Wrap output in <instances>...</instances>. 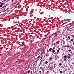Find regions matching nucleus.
<instances>
[{"label":"nucleus","mask_w":74,"mask_h":74,"mask_svg":"<svg viewBox=\"0 0 74 74\" xmlns=\"http://www.w3.org/2000/svg\"><path fill=\"white\" fill-rule=\"evenodd\" d=\"M45 64H47V63H48V61H46V62H45Z\"/></svg>","instance_id":"nucleus-1"},{"label":"nucleus","mask_w":74,"mask_h":74,"mask_svg":"<svg viewBox=\"0 0 74 74\" xmlns=\"http://www.w3.org/2000/svg\"><path fill=\"white\" fill-rule=\"evenodd\" d=\"M52 48H50L49 49V51H50V52H51V51H52Z\"/></svg>","instance_id":"nucleus-2"},{"label":"nucleus","mask_w":74,"mask_h":74,"mask_svg":"<svg viewBox=\"0 0 74 74\" xmlns=\"http://www.w3.org/2000/svg\"><path fill=\"white\" fill-rule=\"evenodd\" d=\"M53 51H52V52L53 53H54V52L55 51L54 50L52 49Z\"/></svg>","instance_id":"nucleus-3"},{"label":"nucleus","mask_w":74,"mask_h":74,"mask_svg":"<svg viewBox=\"0 0 74 74\" xmlns=\"http://www.w3.org/2000/svg\"><path fill=\"white\" fill-rule=\"evenodd\" d=\"M60 50V49H59L57 51V52H58V53H59Z\"/></svg>","instance_id":"nucleus-4"},{"label":"nucleus","mask_w":74,"mask_h":74,"mask_svg":"<svg viewBox=\"0 0 74 74\" xmlns=\"http://www.w3.org/2000/svg\"><path fill=\"white\" fill-rule=\"evenodd\" d=\"M56 58H57V59H58L59 58V56H57Z\"/></svg>","instance_id":"nucleus-5"},{"label":"nucleus","mask_w":74,"mask_h":74,"mask_svg":"<svg viewBox=\"0 0 74 74\" xmlns=\"http://www.w3.org/2000/svg\"><path fill=\"white\" fill-rule=\"evenodd\" d=\"M30 70H29V71H27V73H30Z\"/></svg>","instance_id":"nucleus-6"},{"label":"nucleus","mask_w":74,"mask_h":74,"mask_svg":"<svg viewBox=\"0 0 74 74\" xmlns=\"http://www.w3.org/2000/svg\"><path fill=\"white\" fill-rule=\"evenodd\" d=\"M64 58H68V57L65 56H64Z\"/></svg>","instance_id":"nucleus-7"},{"label":"nucleus","mask_w":74,"mask_h":74,"mask_svg":"<svg viewBox=\"0 0 74 74\" xmlns=\"http://www.w3.org/2000/svg\"><path fill=\"white\" fill-rule=\"evenodd\" d=\"M22 45H24L25 44V43L23 42H22Z\"/></svg>","instance_id":"nucleus-8"},{"label":"nucleus","mask_w":74,"mask_h":74,"mask_svg":"<svg viewBox=\"0 0 74 74\" xmlns=\"http://www.w3.org/2000/svg\"><path fill=\"white\" fill-rule=\"evenodd\" d=\"M62 73H63V71H60V73L61 74H62Z\"/></svg>","instance_id":"nucleus-9"},{"label":"nucleus","mask_w":74,"mask_h":74,"mask_svg":"<svg viewBox=\"0 0 74 74\" xmlns=\"http://www.w3.org/2000/svg\"><path fill=\"white\" fill-rule=\"evenodd\" d=\"M55 48H55V47H54L53 48V50H54V49H55Z\"/></svg>","instance_id":"nucleus-10"},{"label":"nucleus","mask_w":74,"mask_h":74,"mask_svg":"<svg viewBox=\"0 0 74 74\" xmlns=\"http://www.w3.org/2000/svg\"><path fill=\"white\" fill-rule=\"evenodd\" d=\"M68 38L69 39V40H70V36H68Z\"/></svg>","instance_id":"nucleus-11"},{"label":"nucleus","mask_w":74,"mask_h":74,"mask_svg":"<svg viewBox=\"0 0 74 74\" xmlns=\"http://www.w3.org/2000/svg\"><path fill=\"white\" fill-rule=\"evenodd\" d=\"M66 47H67L68 48H69V47H70V46L69 45H67L66 46Z\"/></svg>","instance_id":"nucleus-12"},{"label":"nucleus","mask_w":74,"mask_h":74,"mask_svg":"<svg viewBox=\"0 0 74 74\" xmlns=\"http://www.w3.org/2000/svg\"><path fill=\"white\" fill-rule=\"evenodd\" d=\"M71 41H74V40L73 39H71Z\"/></svg>","instance_id":"nucleus-13"},{"label":"nucleus","mask_w":74,"mask_h":74,"mask_svg":"<svg viewBox=\"0 0 74 74\" xmlns=\"http://www.w3.org/2000/svg\"><path fill=\"white\" fill-rule=\"evenodd\" d=\"M50 60H52V58H49Z\"/></svg>","instance_id":"nucleus-14"},{"label":"nucleus","mask_w":74,"mask_h":74,"mask_svg":"<svg viewBox=\"0 0 74 74\" xmlns=\"http://www.w3.org/2000/svg\"><path fill=\"white\" fill-rule=\"evenodd\" d=\"M3 7V5H0V7Z\"/></svg>","instance_id":"nucleus-15"},{"label":"nucleus","mask_w":74,"mask_h":74,"mask_svg":"<svg viewBox=\"0 0 74 74\" xmlns=\"http://www.w3.org/2000/svg\"><path fill=\"white\" fill-rule=\"evenodd\" d=\"M68 58H69V59H70V58H71V57H70V56H69L68 57Z\"/></svg>","instance_id":"nucleus-16"},{"label":"nucleus","mask_w":74,"mask_h":74,"mask_svg":"<svg viewBox=\"0 0 74 74\" xmlns=\"http://www.w3.org/2000/svg\"><path fill=\"white\" fill-rule=\"evenodd\" d=\"M1 5H3V4H4V3H1Z\"/></svg>","instance_id":"nucleus-17"},{"label":"nucleus","mask_w":74,"mask_h":74,"mask_svg":"<svg viewBox=\"0 0 74 74\" xmlns=\"http://www.w3.org/2000/svg\"><path fill=\"white\" fill-rule=\"evenodd\" d=\"M68 51L69 52H71V50L70 49Z\"/></svg>","instance_id":"nucleus-18"},{"label":"nucleus","mask_w":74,"mask_h":74,"mask_svg":"<svg viewBox=\"0 0 74 74\" xmlns=\"http://www.w3.org/2000/svg\"><path fill=\"white\" fill-rule=\"evenodd\" d=\"M57 44H59V41H58V42H57Z\"/></svg>","instance_id":"nucleus-19"},{"label":"nucleus","mask_w":74,"mask_h":74,"mask_svg":"<svg viewBox=\"0 0 74 74\" xmlns=\"http://www.w3.org/2000/svg\"><path fill=\"white\" fill-rule=\"evenodd\" d=\"M59 65L60 66H61V65H62V63H60V64H59Z\"/></svg>","instance_id":"nucleus-20"},{"label":"nucleus","mask_w":74,"mask_h":74,"mask_svg":"<svg viewBox=\"0 0 74 74\" xmlns=\"http://www.w3.org/2000/svg\"><path fill=\"white\" fill-rule=\"evenodd\" d=\"M64 61H66V59L65 58V59H64Z\"/></svg>","instance_id":"nucleus-21"},{"label":"nucleus","mask_w":74,"mask_h":74,"mask_svg":"<svg viewBox=\"0 0 74 74\" xmlns=\"http://www.w3.org/2000/svg\"><path fill=\"white\" fill-rule=\"evenodd\" d=\"M72 37H73V38H74V36L73 35H72Z\"/></svg>","instance_id":"nucleus-22"},{"label":"nucleus","mask_w":74,"mask_h":74,"mask_svg":"<svg viewBox=\"0 0 74 74\" xmlns=\"http://www.w3.org/2000/svg\"><path fill=\"white\" fill-rule=\"evenodd\" d=\"M40 56H39L38 57V58H40Z\"/></svg>","instance_id":"nucleus-23"},{"label":"nucleus","mask_w":74,"mask_h":74,"mask_svg":"<svg viewBox=\"0 0 74 74\" xmlns=\"http://www.w3.org/2000/svg\"><path fill=\"white\" fill-rule=\"evenodd\" d=\"M42 57H41L40 59V60H42Z\"/></svg>","instance_id":"nucleus-24"},{"label":"nucleus","mask_w":74,"mask_h":74,"mask_svg":"<svg viewBox=\"0 0 74 74\" xmlns=\"http://www.w3.org/2000/svg\"><path fill=\"white\" fill-rule=\"evenodd\" d=\"M71 55V54H68V55H69V56H70Z\"/></svg>","instance_id":"nucleus-25"},{"label":"nucleus","mask_w":74,"mask_h":74,"mask_svg":"<svg viewBox=\"0 0 74 74\" xmlns=\"http://www.w3.org/2000/svg\"><path fill=\"white\" fill-rule=\"evenodd\" d=\"M14 0H12V2H13V1H14Z\"/></svg>","instance_id":"nucleus-26"},{"label":"nucleus","mask_w":74,"mask_h":74,"mask_svg":"<svg viewBox=\"0 0 74 74\" xmlns=\"http://www.w3.org/2000/svg\"><path fill=\"white\" fill-rule=\"evenodd\" d=\"M39 73H41V71H39Z\"/></svg>","instance_id":"nucleus-27"},{"label":"nucleus","mask_w":74,"mask_h":74,"mask_svg":"<svg viewBox=\"0 0 74 74\" xmlns=\"http://www.w3.org/2000/svg\"><path fill=\"white\" fill-rule=\"evenodd\" d=\"M48 67H50V65H49L48 66Z\"/></svg>","instance_id":"nucleus-28"},{"label":"nucleus","mask_w":74,"mask_h":74,"mask_svg":"<svg viewBox=\"0 0 74 74\" xmlns=\"http://www.w3.org/2000/svg\"><path fill=\"white\" fill-rule=\"evenodd\" d=\"M4 7H5V6H3L2 8H4Z\"/></svg>","instance_id":"nucleus-29"},{"label":"nucleus","mask_w":74,"mask_h":74,"mask_svg":"<svg viewBox=\"0 0 74 74\" xmlns=\"http://www.w3.org/2000/svg\"><path fill=\"white\" fill-rule=\"evenodd\" d=\"M73 45H74V42L73 43Z\"/></svg>","instance_id":"nucleus-30"},{"label":"nucleus","mask_w":74,"mask_h":74,"mask_svg":"<svg viewBox=\"0 0 74 74\" xmlns=\"http://www.w3.org/2000/svg\"><path fill=\"white\" fill-rule=\"evenodd\" d=\"M63 40H64V38H63Z\"/></svg>","instance_id":"nucleus-31"},{"label":"nucleus","mask_w":74,"mask_h":74,"mask_svg":"<svg viewBox=\"0 0 74 74\" xmlns=\"http://www.w3.org/2000/svg\"><path fill=\"white\" fill-rule=\"evenodd\" d=\"M53 40V38L52 39V40Z\"/></svg>","instance_id":"nucleus-32"},{"label":"nucleus","mask_w":74,"mask_h":74,"mask_svg":"<svg viewBox=\"0 0 74 74\" xmlns=\"http://www.w3.org/2000/svg\"><path fill=\"white\" fill-rule=\"evenodd\" d=\"M66 41H68V40H67L66 39Z\"/></svg>","instance_id":"nucleus-33"},{"label":"nucleus","mask_w":74,"mask_h":74,"mask_svg":"<svg viewBox=\"0 0 74 74\" xmlns=\"http://www.w3.org/2000/svg\"><path fill=\"white\" fill-rule=\"evenodd\" d=\"M53 40L52 41V42H53Z\"/></svg>","instance_id":"nucleus-34"},{"label":"nucleus","mask_w":74,"mask_h":74,"mask_svg":"<svg viewBox=\"0 0 74 74\" xmlns=\"http://www.w3.org/2000/svg\"><path fill=\"white\" fill-rule=\"evenodd\" d=\"M52 63H53V62H52Z\"/></svg>","instance_id":"nucleus-35"},{"label":"nucleus","mask_w":74,"mask_h":74,"mask_svg":"<svg viewBox=\"0 0 74 74\" xmlns=\"http://www.w3.org/2000/svg\"><path fill=\"white\" fill-rule=\"evenodd\" d=\"M69 42L71 43V41H69Z\"/></svg>","instance_id":"nucleus-36"},{"label":"nucleus","mask_w":74,"mask_h":74,"mask_svg":"<svg viewBox=\"0 0 74 74\" xmlns=\"http://www.w3.org/2000/svg\"><path fill=\"white\" fill-rule=\"evenodd\" d=\"M6 1V0H4V1Z\"/></svg>","instance_id":"nucleus-37"},{"label":"nucleus","mask_w":74,"mask_h":74,"mask_svg":"<svg viewBox=\"0 0 74 74\" xmlns=\"http://www.w3.org/2000/svg\"><path fill=\"white\" fill-rule=\"evenodd\" d=\"M32 69V68L31 67V68H30V69Z\"/></svg>","instance_id":"nucleus-38"},{"label":"nucleus","mask_w":74,"mask_h":74,"mask_svg":"<svg viewBox=\"0 0 74 74\" xmlns=\"http://www.w3.org/2000/svg\"><path fill=\"white\" fill-rule=\"evenodd\" d=\"M63 44H64V43L63 42Z\"/></svg>","instance_id":"nucleus-39"},{"label":"nucleus","mask_w":74,"mask_h":74,"mask_svg":"<svg viewBox=\"0 0 74 74\" xmlns=\"http://www.w3.org/2000/svg\"><path fill=\"white\" fill-rule=\"evenodd\" d=\"M49 38H51V37H49Z\"/></svg>","instance_id":"nucleus-40"},{"label":"nucleus","mask_w":74,"mask_h":74,"mask_svg":"<svg viewBox=\"0 0 74 74\" xmlns=\"http://www.w3.org/2000/svg\"><path fill=\"white\" fill-rule=\"evenodd\" d=\"M48 52H49V51Z\"/></svg>","instance_id":"nucleus-41"},{"label":"nucleus","mask_w":74,"mask_h":74,"mask_svg":"<svg viewBox=\"0 0 74 74\" xmlns=\"http://www.w3.org/2000/svg\"><path fill=\"white\" fill-rule=\"evenodd\" d=\"M54 64L55 65V64Z\"/></svg>","instance_id":"nucleus-42"},{"label":"nucleus","mask_w":74,"mask_h":74,"mask_svg":"<svg viewBox=\"0 0 74 74\" xmlns=\"http://www.w3.org/2000/svg\"><path fill=\"white\" fill-rule=\"evenodd\" d=\"M67 74H68L67 73Z\"/></svg>","instance_id":"nucleus-43"},{"label":"nucleus","mask_w":74,"mask_h":74,"mask_svg":"<svg viewBox=\"0 0 74 74\" xmlns=\"http://www.w3.org/2000/svg\"><path fill=\"white\" fill-rule=\"evenodd\" d=\"M0 3H1V2H0Z\"/></svg>","instance_id":"nucleus-44"},{"label":"nucleus","mask_w":74,"mask_h":74,"mask_svg":"<svg viewBox=\"0 0 74 74\" xmlns=\"http://www.w3.org/2000/svg\"><path fill=\"white\" fill-rule=\"evenodd\" d=\"M0 0L1 1V0Z\"/></svg>","instance_id":"nucleus-45"},{"label":"nucleus","mask_w":74,"mask_h":74,"mask_svg":"<svg viewBox=\"0 0 74 74\" xmlns=\"http://www.w3.org/2000/svg\"><path fill=\"white\" fill-rule=\"evenodd\" d=\"M0 13H1V12H0Z\"/></svg>","instance_id":"nucleus-46"},{"label":"nucleus","mask_w":74,"mask_h":74,"mask_svg":"<svg viewBox=\"0 0 74 74\" xmlns=\"http://www.w3.org/2000/svg\"><path fill=\"white\" fill-rule=\"evenodd\" d=\"M2 2H3V1H2Z\"/></svg>","instance_id":"nucleus-47"}]
</instances>
